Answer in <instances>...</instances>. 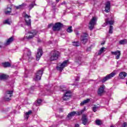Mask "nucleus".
<instances>
[{
  "mask_svg": "<svg viewBox=\"0 0 127 127\" xmlns=\"http://www.w3.org/2000/svg\"><path fill=\"white\" fill-rule=\"evenodd\" d=\"M53 25V24L51 23V24H50L49 25H48V27L49 28H50L51 27V26H52Z\"/></svg>",
  "mask_w": 127,
  "mask_h": 127,
  "instance_id": "nucleus-41",
  "label": "nucleus"
},
{
  "mask_svg": "<svg viewBox=\"0 0 127 127\" xmlns=\"http://www.w3.org/2000/svg\"><path fill=\"white\" fill-rule=\"evenodd\" d=\"M27 72H28V70L25 69V74H27Z\"/></svg>",
  "mask_w": 127,
  "mask_h": 127,
  "instance_id": "nucleus-43",
  "label": "nucleus"
},
{
  "mask_svg": "<svg viewBox=\"0 0 127 127\" xmlns=\"http://www.w3.org/2000/svg\"><path fill=\"white\" fill-rule=\"evenodd\" d=\"M79 77H78L75 79V81H79Z\"/></svg>",
  "mask_w": 127,
  "mask_h": 127,
  "instance_id": "nucleus-47",
  "label": "nucleus"
},
{
  "mask_svg": "<svg viewBox=\"0 0 127 127\" xmlns=\"http://www.w3.org/2000/svg\"><path fill=\"white\" fill-rule=\"evenodd\" d=\"M111 7V2L110 1H108L105 3V12H109L110 11V8Z\"/></svg>",
  "mask_w": 127,
  "mask_h": 127,
  "instance_id": "nucleus-19",
  "label": "nucleus"
},
{
  "mask_svg": "<svg viewBox=\"0 0 127 127\" xmlns=\"http://www.w3.org/2000/svg\"><path fill=\"white\" fill-rule=\"evenodd\" d=\"M61 91H62V92H64V89H62V88L61 89Z\"/></svg>",
  "mask_w": 127,
  "mask_h": 127,
  "instance_id": "nucleus-48",
  "label": "nucleus"
},
{
  "mask_svg": "<svg viewBox=\"0 0 127 127\" xmlns=\"http://www.w3.org/2000/svg\"><path fill=\"white\" fill-rule=\"evenodd\" d=\"M60 55V53L57 51H53L51 53L50 60L54 61L57 60Z\"/></svg>",
  "mask_w": 127,
  "mask_h": 127,
  "instance_id": "nucleus-2",
  "label": "nucleus"
},
{
  "mask_svg": "<svg viewBox=\"0 0 127 127\" xmlns=\"http://www.w3.org/2000/svg\"><path fill=\"white\" fill-rule=\"evenodd\" d=\"M72 44L73 46H75V47L80 46V44H79V42H72Z\"/></svg>",
  "mask_w": 127,
  "mask_h": 127,
  "instance_id": "nucleus-33",
  "label": "nucleus"
},
{
  "mask_svg": "<svg viewBox=\"0 0 127 127\" xmlns=\"http://www.w3.org/2000/svg\"><path fill=\"white\" fill-rule=\"evenodd\" d=\"M116 74H117V71L114 70L113 72H111L110 74H108L105 77H104L102 80V83H105V82L108 81V80H110V79H112V78L116 76Z\"/></svg>",
  "mask_w": 127,
  "mask_h": 127,
  "instance_id": "nucleus-3",
  "label": "nucleus"
},
{
  "mask_svg": "<svg viewBox=\"0 0 127 127\" xmlns=\"http://www.w3.org/2000/svg\"><path fill=\"white\" fill-rule=\"evenodd\" d=\"M106 51V48L104 47L101 48L98 52V55H101L102 53H104Z\"/></svg>",
  "mask_w": 127,
  "mask_h": 127,
  "instance_id": "nucleus-27",
  "label": "nucleus"
},
{
  "mask_svg": "<svg viewBox=\"0 0 127 127\" xmlns=\"http://www.w3.org/2000/svg\"><path fill=\"white\" fill-rule=\"evenodd\" d=\"M82 124L84 126H86V125H88V118H87V116L85 114H83L82 115Z\"/></svg>",
  "mask_w": 127,
  "mask_h": 127,
  "instance_id": "nucleus-21",
  "label": "nucleus"
},
{
  "mask_svg": "<svg viewBox=\"0 0 127 127\" xmlns=\"http://www.w3.org/2000/svg\"><path fill=\"white\" fill-rule=\"evenodd\" d=\"M71 93L70 91H65L63 97V100H64V101H68V100L71 98Z\"/></svg>",
  "mask_w": 127,
  "mask_h": 127,
  "instance_id": "nucleus-11",
  "label": "nucleus"
},
{
  "mask_svg": "<svg viewBox=\"0 0 127 127\" xmlns=\"http://www.w3.org/2000/svg\"><path fill=\"white\" fill-rule=\"evenodd\" d=\"M88 34L84 33L82 35H81L80 38V41L83 44H86L87 41H88Z\"/></svg>",
  "mask_w": 127,
  "mask_h": 127,
  "instance_id": "nucleus-10",
  "label": "nucleus"
},
{
  "mask_svg": "<svg viewBox=\"0 0 127 127\" xmlns=\"http://www.w3.org/2000/svg\"><path fill=\"white\" fill-rule=\"evenodd\" d=\"M13 94V91L12 90H8L6 92L5 95L4 97V100L6 102H8L11 100V97Z\"/></svg>",
  "mask_w": 127,
  "mask_h": 127,
  "instance_id": "nucleus-8",
  "label": "nucleus"
},
{
  "mask_svg": "<svg viewBox=\"0 0 127 127\" xmlns=\"http://www.w3.org/2000/svg\"><path fill=\"white\" fill-rule=\"evenodd\" d=\"M41 56H42V49L41 48H40L38 50V52L36 55V58L37 61H39Z\"/></svg>",
  "mask_w": 127,
  "mask_h": 127,
  "instance_id": "nucleus-20",
  "label": "nucleus"
},
{
  "mask_svg": "<svg viewBox=\"0 0 127 127\" xmlns=\"http://www.w3.org/2000/svg\"><path fill=\"white\" fill-rule=\"evenodd\" d=\"M25 6H26V4L23 3L21 5H19L18 6H15V7L16 9H22V8H24Z\"/></svg>",
  "mask_w": 127,
  "mask_h": 127,
  "instance_id": "nucleus-23",
  "label": "nucleus"
},
{
  "mask_svg": "<svg viewBox=\"0 0 127 127\" xmlns=\"http://www.w3.org/2000/svg\"><path fill=\"white\" fill-rule=\"evenodd\" d=\"M8 79V75L3 73L0 74V80H6Z\"/></svg>",
  "mask_w": 127,
  "mask_h": 127,
  "instance_id": "nucleus-24",
  "label": "nucleus"
},
{
  "mask_svg": "<svg viewBox=\"0 0 127 127\" xmlns=\"http://www.w3.org/2000/svg\"><path fill=\"white\" fill-rule=\"evenodd\" d=\"M32 112L31 111H29L28 112L26 113L25 115V118H26V121L28 120V118H29V115L31 114Z\"/></svg>",
  "mask_w": 127,
  "mask_h": 127,
  "instance_id": "nucleus-30",
  "label": "nucleus"
},
{
  "mask_svg": "<svg viewBox=\"0 0 127 127\" xmlns=\"http://www.w3.org/2000/svg\"><path fill=\"white\" fill-rule=\"evenodd\" d=\"M2 65L4 68H6L7 67H10L11 65L8 62H5V63H2Z\"/></svg>",
  "mask_w": 127,
  "mask_h": 127,
  "instance_id": "nucleus-25",
  "label": "nucleus"
},
{
  "mask_svg": "<svg viewBox=\"0 0 127 127\" xmlns=\"http://www.w3.org/2000/svg\"><path fill=\"white\" fill-rule=\"evenodd\" d=\"M68 64H69V61L68 60L64 61L60 65L57 66V69L58 71H60L61 72H62V71L63 70V69H64L65 67H67V66H68Z\"/></svg>",
  "mask_w": 127,
  "mask_h": 127,
  "instance_id": "nucleus-5",
  "label": "nucleus"
},
{
  "mask_svg": "<svg viewBox=\"0 0 127 127\" xmlns=\"http://www.w3.org/2000/svg\"><path fill=\"white\" fill-rule=\"evenodd\" d=\"M98 109H99V106L96 105H93V106L92 107V111L94 113H96V112H97V111H98Z\"/></svg>",
  "mask_w": 127,
  "mask_h": 127,
  "instance_id": "nucleus-29",
  "label": "nucleus"
},
{
  "mask_svg": "<svg viewBox=\"0 0 127 127\" xmlns=\"http://www.w3.org/2000/svg\"><path fill=\"white\" fill-rule=\"evenodd\" d=\"M127 39L122 40L119 41V44L121 45L127 44Z\"/></svg>",
  "mask_w": 127,
  "mask_h": 127,
  "instance_id": "nucleus-31",
  "label": "nucleus"
},
{
  "mask_svg": "<svg viewBox=\"0 0 127 127\" xmlns=\"http://www.w3.org/2000/svg\"><path fill=\"white\" fill-rule=\"evenodd\" d=\"M111 54L112 55H115L116 56L115 59L118 60L121 57V51L117 50L115 52H111Z\"/></svg>",
  "mask_w": 127,
  "mask_h": 127,
  "instance_id": "nucleus-15",
  "label": "nucleus"
},
{
  "mask_svg": "<svg viewBox=\"0 0 127 127\" xmlns=\"http://www.w3.org/2000/svg\"><path fill=\"white\" fill-rule=\"evenodd\" d=\"M82 57L83 55L82 54H79L75 58V62L77 63L78 65H82V64L83 63V61H82Z\"/></svg>",
  "mask_w": 127,
  "mask_h": 127,
  "instance_id": "nucleus-12",
  "label": "nucleus"
},
{
  "mask_svg": "<svg viewBox=\"0 0 127 127\" xmlns=\"http://www.w3.org/2000/svg\"><path fill=\"white\" fill-rule=\"evenodd\" d=\"M24 56L23 57L24 59H30V57L31 56V52L30 50L28 49H26L24 51Z\"/></svg>",
  "mask_w": 127,
  "mask_h": 127,
  "instance_id": "nucleus-9",
  "label": "nucleus"
},
{
  "mask_svg": "<svg viewBox=\"0 0 127 127\" xmlns=\"http://www.w3.org/2000/svg\"><path fill=\"white\" fill-rule=\"evenodd\" d=\"M87 51H91V47L88 48L87 49Z\"/></svg>",
  "mask_w": 127,
  "mask_h": 127,
  "instance_id": "nucleus-42",
  "label": "nucleus"
},
{
  "mask_svg": "<svg viewBox=\"0 0 127 127\" xmlns=\"http://www.w3.org/2000/svg\"><path fill=\"white\" fill-rule=\"evenodd\" d=\"M114 20L113 18H112L111 20L106 19L105 23L103 25V27L106 26L107 24H110V25H113L114 24Z\"/></svg>",
  "mask_w": 127,
  "mask_h": 127,
  "instance_id": "nucleus-18",
  "label": "nucleus"
},
{
  "mask_svg": "<svg viewBox=\"0 0 127 127\" xmlns=\"http://www.w3.org/2000/svg\"><path fill=\"white\" fill-rule=\"evenodd\" d=\"M97 20H98V19L96 17H93L91 20H90L89 22V24L88 26L89 29L90 30H93L94 27L96 24H97Z\"/></svg>",
  "mask_w": 127,
  "mask_h": 127,
  "instance_id": "nucleus-4",
  "label": "nucleus"
},
{
  "mask_svg": "<svg viewBox=\"0 0 127 127\" xmlns=\"http://www.w3.org/2000/svg\"><path fill=\"white\" fill-rule=\"evenodd\" d=\"M14 40V38L13 36H12L8 38L6 42L4 43L5 46H8V45H10L12 42H13V41Z\"/></svg>",
  "mask_w": 127,
  "mask_h": 127,
  "instance_id": "nucleus-17",
  "label": "nucleus"
},
{
  "mask_svg": "<svg viewBox=\"0 0 127 127\" xmlns=\"http://www.w3.org/2000/svg\"><path fill=\"white\" fill-rule=\"evenodd\" d=\"M5 14H10L11 13V10H7L5 11Z\"/></svg>",
  "mask_w": 127,
  "mask_h": 127,
  "instance_id": "nucleus-35",
  "label": "nucleus"
},
{
  "mask_svg": "<svg viewBox=\"0 0 127 127\" xmlns=\"http://www.w3.org/2000/svg\"><path fill=\"white\" fill-rule=\"evenodd\" d=\"M42 74H43V70H39L37 71L36 77L34 78L35 81H38L39 80H41V76H42Z\"/></svg>",
  "mask_w": 127,
  "mask_h": 127,
  "instance_id": "nucleus-14",
  "label": "nucleus"
},
{
  "mask_svg": "<svg viewBox=\"0 0 127 127\" xmlns=\"http://www.w3.org/2000/svg\"><path fill=\"white\" fill-rule=\"evenodd\" d=\"M56 2L58 3L60 1V0H56Z\"/></svg>",
  "mask_w": 127,
  "mask_h": 127,
  "instance_id": "nucleus-46",
  "label": "nucleus"
},
{
  "mask_svg": "<svg viewBox=\"0 0 127 127\" xmlns=\"http://www.w3.org/2000/svg\"><path fill=\"white\" fill-rule=\"evenodd\" d=\"M109 32V33H113V26H110Z\"/></svg>",
  "mask_w": 127,
  "mask_h": 127,
  "instance_id": "nucleus-38",
  "label": "nucleus"
},
{
  "mask_svg": "<svg viewBox=\"0 0 127 127\" xmlns=\"http://www.w3.org/2000/svg\"><path fill=\"white\" fill-rule=\"evenodd\" d=\"M37 34V31L33 30L32 31H29L25 33V35L23 38V40H30Z\"/></svg>",
  "mask_w": 127,
  "mask_h": 127,
  "instance_id": "nucleus-1",
  "label": "nucleus"
},
{
  "mask_svg": "<svg viewBox=\"0 0 127 127\" xmlns=\"http://www.w3.org/2000/svg\"><path fill=\"white\" fill-rule=\"evenodd\" d=\"M12 6L11 4L10 5H8L7 7L6 8V9H7V10H11V8H12Z\"/></svg>",
  "mask_w": 127,
  "mask_h": 127,
  "instance_id": "nucleus-37",
  "label": "nucleus"
},
{
  "mask_svg": "<svg viewBox=\"0 0 127 127\" xmlns=\"http://www.w3.org/2000/svg\"><path fill=\"white\" fill-rule=\"evenodd\" d=\"M105 89H106V86H105L104 85H102L100 86L98 91V94L99 95V96H101V95L105 93Z\"/></svg>",
  "mask_w": 127,
  "mask_h": 127,
  "instance_id": "nucleus-16",
  "label": "nucleus"
},
{
  "mask_svg": "<svg viewBox=\"0 0 127 127\" xmlns=\"http://www.w3.org/2000/svg\"><path fill=\"white\" fill-rule=\"evenodd\" d=\"M95 124L97 126H101L102 125V121L99 119L95 121Z\"/></svg>",
  "mask_w": 127,
  "mask_h": 127,
  "instance_id": "nucleus-32",
  "label": "nucleus"
},
{
  "mask_svg": "<svg viewBox=\"0 0 127 127\" xmlns=\"http://www.w3.org/2000/svg\"><path fill=\"white\" fill-rule=\"evenodd\" d=\"M42 102V100L41 99H38L37 101V104H38V105H40Z\"/></svg>",
  "mask_w": 127,
  "mask_h": 127,
  "instance_id": "nucleus-39",
  "label": "nucleus"
},
{
  "mask_svg": "<svg viewBox=\"0 0 127 127\" xmlns=\"http://www.w3.org/2000/svg\"><path fill=\"white\" fill-rule=\"evenodd\" d=\"M84 113V110H81L79 112H76L75 111L72 112L68 114L67 115V119L68 120H71L74 116H80V115H82Z\"/></svg>",
  "mask_w": 127,
  "mask_h": 127,
  "instance_id": "nucleus-7",
  "label": "nucleus"
},
{
  "mask_svg": "<svg viewBox=\"0 0 127 127\" xmlns=\"http://www.w3.org/2000/svg\"><path fill=\"white\" fill-rule=\"evenodd\" d=\"M34 5H36V4H35V0H34L33 2L31 3V4H30L29 5V8L30 9V10L31 9H32V8H33V7H34Z\"/></svg>",
  "mask_w": 127,
  "mask_h": 127,
  "instance_id": "nucleus-26",
  "label": "nucleus"
},
{
  "mask_svg": "<svg viewBox=\"0 0 127 127\" xmlns=\"http://www.w3.org/2000/svg\"><path fill=\"white\" fill-rule=\"evenodd\" d=\"M67 32H68L69 33H71V32H73V30H72V26L69 27L67 30H66Z\"/></svg>",
  "mask_w": 127,
  "mask_h": 127,
  "instance_id": "nucleus-34",
  "label": "nucleus"
},
{
  "mask_svg": "<svg viewBox=\"0 0 127 127\" xmlns=\"http://www.w3.org/2000/svg\"><path fill=\"white\" fill-rule=\"evenodd\" d=\"M62 26H63V25L61 23H56L55 25L53 26V30L54 31H57L60 29H61Z\"/></svg>",
  "mask_w": 127,
  "mask_h": 127,
  "instance_id": "nucleus-13",
  "label": "nucleus"
},
{
  "mask_svg": "<svg viewBox=\"0 0 127 127\" xmlns=\"http://www.w3.org/2000/svg\"><path fill=\"white\" fill-rule=\"evenodd\" d=\"M75 34H76V35L79 36V32H76Z\"/></svg>",
  "mask_w": 127,
  "mask_h": 127,
  "instance_id": "nucleus-44",
  "label": "nucleus"
},
{
  "mask_svg": "<svg viewBox=\"0 0 127 127\" xmlns=\"http://www.w3.org/2000/svg\"><path fill=\"white\" fill-rule=\"evenodd\" d=\"M22 15L25 18V21L26 25H28V26L31 25V19H30L31 16H30V15H27L25 12L23 13Z\"/></svg>",
  "mask_w": 127,
  "mask_h": 127,
  "instance_id": "nucleus-6",
  "label": "nucleus"
},
{
  "mask_svg": "<svg viewBox=\"0 0 127 127\" xmlns=\"http://www.w3.org/2000/svg\"><path fill=\"white\" fill-rule=\"evenodd\" d=\"M127 123H124V124L122 125V127H127Z\"/></svg>",
  "mask_w": 127,
  "mask_h": 127,
  "instance_id": "nucleus-40",
  "label": "nucleus"
},
{
  "mask_svg": "<svg viewBox=\"0 0 127 127\" xmlns=\"http://www.w3.org/2000/svg\"><path fill=\"white\" fill-rule=\"evenodd\" d=\"M3 23L5 24H8L9 25L10 24V22L8 20H5L4 21Z\"/></svg>",
  "mask_w": 127,
  "mask_h": 127,
  "instance_id": "nucleus-36",
  "label": "nucleus"
},
{
  "mask_svg": "<svg viewBox=\"0 0 127 127\" xmlns=\"http://www.w3.org/2000/svg\"><path fill=\"white\" fill-rule=\"evenodd\" d=\"M127 74L126 72L122 71L119 74V78H120V79H125V78L127 77Z\"/></svg>",
  "mask_w": 127,
  "mask_h": 127,
  "instance_id": "nucleus-22",
  "label": "nucleus"
},
{
  "mask_svg": "<svg viewBox=\"0 0 127 127\" xmlns=\"http://www.w3.org/2000/svg\"><path fill=\"white\" fill-rule=\"evenodd\" d=\"M90 102V99H87L86 100H85L84 101H82L80 103V106H84V105L86 104H88Z\"/></svg>",
  "mask_w": 127,
  "mask_h": 127,
  "instance_id": "nucleus-28",
  "label": "nucleus"
},
{
  "mask_svg": "<svg viewBox=\"0 0 127 127\" xmlns=\"http://www.w3.org/2000/svg\"><path fill=\"white\" fill-rule=\"evenodd\" d=\"M75 127H79L78 124H76Z\"/></svg>",
  "mask_w": 127,
  "mask_h": 127,
  "instance_id": "nucleus-45",
  "label": "nucleus"
}]
</instances>
